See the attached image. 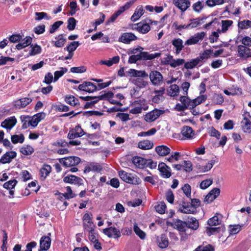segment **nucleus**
Instances as JSON below:
<instances>
[{
  "label": "nucleus",
  "instance_id": "obj_1",
  "mask_svg": "<svg viewBox=\"0 0 251 251\" xmlns=\"http://www.w3.org/2000/svg\"><path fill=\"white\" fill-rule=\"evenodd\" d=\"M127 73L129 76L132 77L130 81L139 88H144L148 85V81L144 79L149 76L145 71L130 69Z\"/></svg>",
  "mask_w": 251,
  "mask_h": 251
},
{
  "label": "nucleus",
  "instance_id": "obj_2",
  "mask_svg": "<svg viewBox=\"0 0 251 251\" xmlns=\"http://www.w3.org/2000/svg\"><path fill=\"white\" fill-rule=\"evenodd\" d=\"M160 52H155L154 53H150L147 51L140 52L139 54H133L129 56L128 60V63H135L137 61L141 60H151L158 58L161 55Z\"/></svg>",
  "mask_w": 251,
  "mask_h": 251
},
{
  "label": "nucleus",
  "instance_id": "obj_3",
  "mask_svg": "<svg viewBox=\"0 0 251 251\" xmlns=\"http://www.w3.org/2000/svg\"><path fill=\"white\" fill-rule=\"evenodd\" d=\"M148 108L147 101L144 99H140L131 103L129 113L132 114H140L143 110H146Z\"/></svg>",
  "mask_w": 251,
  "mask_h": 251
},
{
  "label": "nucleus",
  "instance_id": "obj_4",
  "mask_svg": "<svg viewBox=\"0 0 251 251\" xmlns=\"http://www.w3.org/2000/svg\"><path fill=\"white\" fill-rule=\"evenodd\" d=\"M119 176L123 181L130 184L137 185L141 182L140 179L137 176L127 173L125 171H119Z\"/></svg>",
  "mask_w": 251,
  "mask_h": 251
},
{
  "label": "nucleus",
  "instance_id": "obj_5",
  "mask_svg": "<svg viewBox=\"0 0 251 251\" xmlns=\"http://www.w3.org/2000/svg\"><path fill=\"white\" fill-rule=\"evenodd\" d=\"M93 215L91 213H85L82 217L83 226L85 231L91 230L96 227L93 221Z\"/></svg>",
  "mask_w": 251,
  "mask_h": 251
},
{
  "label": "nucleus",
  "instance_id": "obj_6",
  "mask_svg": "<svg viewBox=\"0 0 251 251\" xmlns=\"http://www.w3.org/2000/svg\"><path fill=\"white\" fill-rule=\"evenodd\" d=\"M59 162L65 167H70L78 164L80 159L76 156H69L59 159Z\"/></svg>",
  "mask_w": 251,
  "mask_h": 251
},
{
  "label": "nucleus",
  "instance_id": "obj_7",
  "mask_svg": "<svg viewBox=\"0 0 251 251\" xmlns=\"http://www.w3.org/2000/svg\"><path fill=\"white\" fill-rule=\"evenodd\" d=\"M85 134H86V133L84 131L79 125H77L70 129L67 137L70 140H73L76 138L81 137Z\"/></svg>",
  "mask_w": 251,
  "mask_h": 251
},
{
  "label": "nucleus",
  "instance_id": "obj_8",
  "mask_svg": "<svg viewBox=\"0 0 251 251\" xmlns=\"http://www.w3.org/2000/svg\"><path fill=\"white\" fill-rule=\"evenodd\" d=\"M206 33L203 31L197 33L185 41V45L190 46L197 44L203 39Z\"/></svg>",
  "mask_w": 251,
  "mask_h": 251
},
{
  "label": "nucleus",
  "instance_id": "obj_9",
  "mask_svg": "<svg viewBox=\"0 0 251 251\" xmlns=\"http://www.w3.org/2000/svg\"><path fill=\"white\" fill-rule=\"evenodd\" d=\"M149 77L152 84L155 86H159L163 82V76L157 71H152L150 73Z\"/></svg>",
  "mask_w": 251,
  "mask_h": 251
},
{
  "label": "nucleus",
  "instance_id": "obj_10",
  "mask_svg": "<svg viewBox=\"0 0 251 251\" xmlns=\"http://www.w3.org/2000/svg\"><path fill=\"white\" fill-rule=\"evenodd\" d=\"M103 233L109 238L118 239L121 236V233L119 229L110 226L103 229Z\"/></svg>",
  "mask_w": 251,
  "mask_h": 251
},
{
  "label": "nucleus",
  "instance_id": "obj_11",
  "mask_svg": "<svg viewBox=\"0 0 251 251\" xmlns=\"http://www.w3.org/2000/svg\"><path fill=\"white\" fill-rule=\"evenodd\" d=\"M164 113V111L158 109H155L148 113L145 116V120L149 123L154 121L159 116Z\"/></svg>",
  "mask_w": 251,
  "mask_h": 251
},
{
  "label": "nucleus",
  "instance_id": "obj_12",
  "mask_svg": "<svg viewBox=\"0 0 251 251\" xmlns=\"http://www.w3.org/2000/svg\"><path fill=\"white\" fill-rule=\"evenodd\" d=\"M243 120L242 122V129L244 132H251V116L249 113L246 112L243 114Z\"/></svg>",
  "mask_w": 251,
  "mask_h": 251
},
{
  "label": "nucleus",
  "instance_id": "obj_13",
  "mask_svg": "<svg viewBox=\"0 0 251 251\" xmlns=\"http://www.w3.org/2000/svg\"><path fill=\"white\" fill-rule=\"evenodd\" d=\"M132 28L142 34H146L151 30L149 23H145L143 21L133 25Z\"/></svg>",
  "mask_w": 251,
  "mask_h": 251
},
{
  "label": "nucleus",
  "instance_id": "obj_14",
  "mask_svg": "<svg viewBox=\"0 0 251 251\" xmlns=\"http://www.w3.org/2000/svg\"><path fill=\"white\" fill-rule=\"evenodd\" d=\"M80 91H83L88 93H93L97 90V86L93 83L85 81L80 84L78 87Z\"/></svg>",
  "mask_w": 251,
  "mask_h": 251
},
{
  "label": "nucleus",
  "instance_id": "obj_15",
  "mask_svg": "<svg viewBox=\"0 0 251 251\" xmlns=\"http://www.w3.org/2000/svg\"><path fill=\"white\" fill-rule=\"evenodd\" d=\"M173 3L181 12H185L190 6V0H173Z\"/></svg>",
  "mask_w": 251,
  "mask_h": 251
},
{
  "label": "nucleus",
  "instance_id": "obj_16",
  "mask_svg": "<svg viewBox=\"0 0 251 251\" xmlns=\"http://www.w3.org/2000/svg\"><path fill=\"white\" fill-rule=\"evenodd\" d=\"M164 93L165 88L164 87H161L159 90H155L153 92L154 95L152 98V101L155 103H159L165 99Z\"/></svg>",
  "mask_w": 251,
  "mask_h": 251
},
{
  "label": "nucleus",
  "instance_id": "obj_17",
  "mask_svg": "<svg viewBox=\"0 0 251 251\" xmlns=\"http://www.w3.org/2000/svg\"><path fill=\"white\" fill-rule=\"evenodd\" d=\"M181 134L182 136V139H191L195 136V132L192 128L189 126H184L181 130Z\"/></svg>",
  "mask_w": 251,
  "mask_h": 251
},
{
  "label": "nucleus",
  "instance_id": "obj_18",
  "mask_svg": "<svg viewBox=\"0 0 251 251\" xmlns=\"http://www.w3.org/2000/svg\"><path fill=\"white\" fill-rule=\"evenodd\" d=\"M136 39L137 37L134 34L131 32H125L119 38V41L126 44H129Z\"/></svg>",
  "mask_w": 251,
  "mask_h": 251
},
{
  "label": "nucleus",
  "instance_id": "obj_19",
  "mask_svg": "<svg viewBox=\"0 0 251 251\" xmlns=\"http://www.w3.org/2000/svg\"><path fill=\"white\" fill-rule=\"evenodd\" d=\"M17 119L15 116H12L6 118L1 124V126L6 129L7 130H10L16 124Z\"/></svg>",
  "mask_w": 251,
  "mask_h": 251
},
{
  "label": "nucleus",
  "instance_id": "obj_20",
  "mask_svg": "<svg viewBox=\"0 0 251 251\" xmlns=\"http://www.w3.org/2000/svg\"><path fill=\"white\" fill-rule=\"evenodd\" d=\"M158 167L160 175L163 178H169L171 176V169L165 163H159Z\"/></svg>",
  "mask_w": 251,
  "mask_h": 251
},
{
  "label": "nucleus",
  "instance_id": "obj_21",
  "mask_svg": "<svg viewBox=\"0 0 251 251\" xmlns=\"http://www.w3.org/2000/svg\"><path fill=\"white\" fill-rule=\"evenodd\" d=\"M17 156L15 151H7L0 158V163L3 164L9 163Z\"/></svg>",
  "mask_w": 251,
  "mask_h": 251
},
{
  "label": "nucleus",
  "instance_id": "obj_22",
  "mask_svg": "<svg viewBox=\"0 0 251 251\" xmlns=\"http://www.w3.org/2000/svg\"><path fill=\"white\" fill-rule=\"evenodd\" d=\"M45 113L43 112L38 113L34 115L30 120L28 122V124L33 127H35L38 123L44 118Z\"/></svg>",
  "mask_w": 251,
  "mask_h": 251
},
{
  "label": "nucleus",
  "instance_id": "obj_23",
  "mask_svg": "<svg viewBox=\"0 0 251 251\" xmlns=\"http://www.w3.org/2000/svg\"><path fill=\"white\" fill-rule=\"evenodd\" d=\"M102 170V166L98 163L92 162L85 167L84 173H88L91 171L100 172Z\"/></svg>",
  "mask_w": 251,
  "mask_h": 251
},
{
  "label": "nucleus",
  "instance_id": "obj_24",
  "mask_svg": "<svg viewBox=\"0 0 251 251\" xmlns=\"http://www.w3.org/2000/svg\"><path fill=\"white\" fill-rule=\"evenodd\" d=\"M220 190L219 188H213L206 196L204 201L207 203L212 202L220 195Z\"/></svg>",
  "mask_w": 251,
  "mask_h": 251
},
{
  "label": "nucleus",
  "instance_id": "obj_25",
  "mask_svg": "<svg viewBox=\"0 0 251 251\" xmlns=\"http://www.w3.org/2000/svg\"><path fill=\"white\" fill-rule=\"evenodd\" d=\"M50 246V239L48 236H43L40 241V249L38 251L48 250Z\"/></svg>",
  "mask_w": 251,
  "mask_h": 251
},
{
  "label": "nucleus",
  "instance_id": "obj_26",
  "mask_svg": "<svg viewBox=\"0 0 251 251\" xmlns=\"http://www.w3.org/2000/svg\"><path fill=\"white\" fill-rule=\"evenodd\" d=\"M132 163L137 168L143 169L146 167L148 163L147 159L139 156H134L132 158Z\"/></svg>",
  "mask_w": 251,
  "mask_h": 251
},
{
  "label": "nucleus",
  "instance_id": "obj_27",
  "mask_svg": "<svg viewBox=\"0 0 251 251\" xmlns=\"http://www.w3.org/2000/svg\"><path fill=\"white\" fill-rule=\"evenodd\" d=\"M250 49L245 46L239 45L238 46L237 51L238 56L242 58H247L250 57Z\"/></svg>",
  "mask_w": 251,
  "mask_h": 251
},
{
  "label": "nucleus",
  "instance_id": "obj_28",
  "mask_svg": "<svg viewBox=\"0 0 251 251\" xmlns=\"http://www.w3.org/2000/svg\"><path fill=\"white\" fill-rule=\"evenodd\" d=\"M156 242L158 247L161 249L166 248L169 245L168 237L163 234L157 237Z\"/></svg>",
  "mask_w": 251,
  "mask_h": 251
},
{
  "label": "nucleus",
  "instance_id": "obj_29",
  "mask_svg": "<svg viewBox=\"0 0 251 251\" xmlns=\"http://www.w3.org/2000/svg\"><path fill=\"white\" fill-rule=\"evenodd\" d=\"M51 171V167L48 164H44L40 170V176L41 180H44Z\"/></svg>",
  "mask_w": 251,
  "mask_h": 251
},
{
  "label": "nucleus",
  "instance_id": "obj_30",
  "mask_svg": "<svg viewBox=\"0 0 251 251\" xmlns=\"http://www.w3.org/2000/svg\"><path fill=\"white\" fill-rule=\"evenodd\" d=\"M63 180L66 183L81 185L82 179L74 175H68L65 176Z\"/></svg>",
  "mask_w": 251,
  "mask_h": 251
},
{
  "label": "nucleus",
  "instance_id": "obj_31",
  "mask_svg": "<svg viewBox=\"0 0 251 251\" xmlns=\"http://www.w3.org/2000/svg\"><path fill=\"white\" fill-rule=\"evenodd\" d=\"M183 41L180 38H175L172 41V45L175 48V53L176 54L180 53L184 48Z\"/></svg>",
  "mask_w": 251,
  "mask_h": 251
},
{
  "label": "nucleus",
  "instance_id": "obj_32",
  "mask_svg": "<svg viewBox=\"0 0 251 251\" xmlns=\"http://www.w3.org/2000/svg\"><path fill=\"white\" fill-rule=\"evenodd\" d=\"M32 101L29 98H24L19 99L14 102V106L17 108H21L25 107Z\"/></svg>",
  "mask_w": 251,
  "mask_h": 251
},
{
  "label": "nucleus",
  "instance_id": "obj_33",
  "mask_svg": "<svg viewBox=\"0 0 251 251\" xmlns=\"http://www.w3.org/2000/svg\"><path fill=\"white\" fill-rule=\"evenodd\" d=\"M155 150L157 153L161 156H166L171 152V149L165 145L158 146L155 148Z\"/></svg>",
  "mask_w": 251,
  "mask_h": 251
},
{
  "label": "nucleus",
  "instance_id": "obj_34",
  "mask_svg": "<svg viewBox=\"0 0 251 251\" xmlns=\"http://www.w3.org/2000/svg\"><path fill=\"white\" fill-rule=\"evenodd\" d=\"M179 210L183 213L194 214L196 212L195 208L191 204L183 203L179 209Z\"/></svg>",
  "mask_w": 251,
  "mask_h": 251
},
{
  "label": "nucleus",
  "instance_id": "obj_35",
  "mask_svg": "<svg viewBox=\"0 0 251 251\" xmlns=\"http://www.w3.org/2000/svg\"><path fill=\"white\" fill-rule=\"evenodd\" d=\"M32 38L30 36H26L23 40H21V42L16 46V48L18 50H21L29 45H31Z\"/></svg>",
  "mask_w": 251,
  "mask_h": 251
},
{
  "label": "nucleus",
  "instance_id": "obj_36",
  "mask_svg": "<svg viewBox=\"0 0 251 251\" xmlns=\"http://www.w3.org/2000/svg\"><path fill=\"white\" fill-rule=\"evenodd\" d=\"M144 10L142 5H139L136 8L133 14L131 17V21L135 22L139 20L140 18L144 14Z\"/></svg>",
  "mask_w": 251,
  "mask_h": 251
},
{
  "label": "nucleus",
  "instance_id": "obj_37",
  "mask_svg": "<svg viewBox=\"0 0 251 251\" xmlns=\"http://www.w3.org/2000/svg\"><path fill=\"white\" fill-rule=\"evenodd\" d=\"M202 63H201L198 57L191 59L189 61L184 63V67L186 69H192L199 65L201 66Z\"/></svg>",
  "mask_w": 251,
  "mask_h": 251
},
{
  "label": "nucleus",
  "instance_id": "obj_38",
  "mask_svg": "<svg viewBox=\"0 0 251 251\" xmlns=\"http://www.w3.org/2000/svg\"><path fill=\"white\" fill-rule=\"evenodd\" d=\"M207 95L203 94V93L200 94V95L195 99L192 100V105L191 107L192 108H195L196 106L204 102L207 99Z\"/></svg>",
  "mask_w": 251,
  "mask_h": 251
},
{
  "label": "nucleus",
  "instance_id": "obj_39",
  "mask_svg": "<svg viewBox=\"0 0 251 251\" xmlns=\"http://www.w3.org/2000/svg\"><path fill=\"white\" fill-rule=\"evenodd\" d=\"M233 22L230 20H222V27L221 29H218L220 33H226L233 25Z\"/></svg>",
  "mask_w": 251,
  "mask_h": 251
},
{
  "label": "nucleus",
  "instance_id": "obj_40",
  "mask_svg": "<svg viewBox=\"0 0 251 251\" xmlns=\"http://www.w3.org/2000/svg\"><path fill=\"white\" fill-rule=\"evenodd\" d=\"M187 226V224L186 222H183L180 220H177L173 223L174 227L177 229L180 232L185 231Z\"/></svg>",
  "mask_w": 251,
  "mask_h": 251
},
{
  "label": "nucleus",
  "instance_id": "obj_41",
  "mask_svg": "<svg viewBox=\"0 0 251 251\" xmlns=\"http://www.w3.org/2000/svg\"><path fill=\"white\" fill-rule=\"evenodd\" d=\"M212 50L208 49L204 50L200 54L199 57H197L200 61L201 63H202V62L206 59L212 57Z\"/></svg>",
  "mask_w": 251,
  "mask_h": 251
},
{
  "label": "nucleus",
  "instance_id": "obj_42",
  "mask_svg": "<svg viewBox=\"0 0 251 251\" xmlns=\"http://www.w3.org/2000/svg\"><path fill=\"white\" fill-rule=\"evenodd\" d=\"M222 216L220 214H216L213 217L210 218L207 222L210 226H214L220 224Z\"/></svg>",
  "mask_w": 251,
  "mask_h": 251
},
{
  "label": "nucleus",
  "instance_id": "obj_43",
  "mask_svg": "<svg viewBox=\"0 0 251 251\" xmlns=\"http://www.w3.org/2000/svg\"><path fill=\"white\" fill-rule=\"evenodd\" d=\"M187 222V227L193 230H196L199 227V222L198 220L194 217H188Z\"/></svg>",
  "mask_w": 251,
  "mask_h": 251
},
{
  "label": "nucleus",
  "instance_id": "obj_44",
  "mask_svg": "<svg viewBox=\"0 0 251 251\" xmlns=\"http://www.w3.org/2000/svg\"><path fill=\"white\" fill-rule=\"evenodd\" d=\"M224 93L226 94V95H239L242 94V89L237 87V86H233L231 88L229 89V90H224Z\"/></svg>",
  "mask_w": 251,
  "mask_h": 251
},
{
  "label": "nucleus",
  "instance_id": "obj_45",
  "mask_svg": "<svg viewBox=\"0 0 251 251\" xmlns=\"http://www.w3.org/2000/svg\"><path fill=\"white\" fill-rule=\"evenodd\" d=\"M138 146L141 149L147 150L152 149L153 144L151 141L146 140L139 142Z\"/></svg>",
  "mask_w": 251,
  "mask_h": 251
},
{
  "label": "nucleus",
  "instance_id": "obj_46",
  "mask_svg": "<svg viewBox=\"0 0 251 251\" xmlns=\"http://www.w3.org/2000/svg\"><path fill=\"white\" fill-rule=\"evenodd\" d=\"M120 61V57L119 56H115L108 60H101L100 64L101 65H105L108 67H110L114 64L118 63Z\"/></svg>",
  "mask_w": 251,
  "mask_h": 251
},
{
  "label": "nucleus",
  "instance_id": "obj_47",
  "mask_svg": "<svg viewBox=\"0 0 251 251\" xmlns=\"http://www.w3.org/2000/svg\"><path fill=\"white\" fill-rule=\"evenodd\" d=\"M56 41H52L51 43L57 48L62 47L66 42V39L63 37L62 34H60L55 37Z\"/></svg>",
  "mask_w": 251,
  "mask_h": 251
},
{
  "label": "nucleus",
  "instance_id": "obj_48",
  "mask_svg": "<svg viewBox=\"0 0 251 251\" xmlns=\"http://www.w3.org/2000/svg\"><path fill=\"white\" fill-rule=\"evenodd\" d=\"M179 91L178 86L176 84H172L168 89L167 93L171 97H175L178 95Z\"/></svg>",
  "mask_w": 251,
  "mask_h": 251
},
{
  "label": "nucleus",
  "instance_id": "obj_49",
  "mask_svg": "<svg viewBox=\"0 0 251 251\" xmlns=\"http://www.w3.org/2000/svg\"><path fill=\"white\" fill-rule=\"evenodd\" d=\"M205 3L204 0L197 1L193 3L192 6L193 10L196 13H201L205 5Z\"/></svg>",
  "mask_w": 251,
  "mask_h": 251
},
{
  "label": "nucleus",
  "instance_id": "obj_50",
  "mask_svg": "<svg viewBox=\"0 0 251 251\" xmlns=\"http://www.w3.org/2000/svg\"><path fill=\"white\" fill-rule=\"evenodd\" d=\"M66 192L64 194H59V199L60 200L65 198L66 199H70L75 197V195L73 193L71 187H66Z\"/></svg>",
  "mask_w": 251,
  "mask_h": 251
},
{
  "label": "nucleus",
  "instance_id": "obj_51",
  "mask_svg": "<svg viewBox=\"0 0 251 251\" xmlns=\"http://www.w3.org/2000/svg\"><path fill=\"white\" fill-rule=\"evenodd\" d=\"M237 25L238 29L240 30L248 29L251 27V21L248 20L239 21Z\"/></svg>",
  "mask_w": 251,
  "mask_h": 251
},
{
  "label": "nucleus",
  "instance_id": "obj_52",
  "mask_svg": "<svg viewBox=\"0 0 251 251\" xmlns=\"http://www.w3.org/2000/svg\"><path fill=\"white\" fill-rule=\"evenodd\" d=\"M114 97V94L113 92L108 91L107 92H104L103 94L100 95L98 97H96V100H94V103L97 102L99 100H109L111 98H113Z\"/></svg>",
  "mask_w": 251,
  "mask_h": 251
},
{
  "label": "nucleus",
  "instance_id": "obj_53",
  "mask_svg": "<svg viewBox=\"0 0 251 251\" xmlns=\"http://www.w3.org/2000/svg\"><path fill=\"white\" fill-rule=\"evenodd\" d=\"M34 151L33 148L30 145H25L20 149V152L25 155H31Z\"/></svg>",
  "mask_w": 251,
  "mask_h": 251
},
{
  "label": "nucleus",
  "instance_id": "obj_54",
  "mask_svg": "<svg viewBox=\"0 0 251 251\" xmlns=\"http://www.w3.org/2000/svg\"><path fill=\"white\" fill-rule=\"evenodd\" d=\"M11 142L13 144H16L17 143H23L25 141V137L23 134L19 135L15 134L11 136Z\"/></svg>",
  "mask_w": 251,
  "mask_h": 251
},
{
  "label": "nucleus",
  "instance_id": "obj_55",
  "mask_svg": "<svg viewBox=\"0 0 251 251\" xmlns=\"http://www.w3.org/2000/svg\"><path fill=\"white\" fill-rule=\"evenodd\" d=\"M215 163V161L211 160L207 162L205 165H202L199 168V170L201 172H206L209 171L213 167Z\"/></svg>",
  "mask_w": 251,
  "mask_h": 251
},
{
  "label": "nucleus",
  "instance_id": "obj_56",
  "mask_svg": "<svg viewBox=\"0 0 251 251\" xmlns=\"http://www.w3.org/2000/svg\"><path fill=\"white\" fill-rule=\"evenodd\" d=\"M133 230L135 234L142 240L145 239L146 234L138 226L137 224H134Z\"/></svg>",
  "mask_w": 251,
  "mask_h": 251
},
{
  "label": "nucleus",
  "instance_id": "obj_57",
  "mask_svg": "<svg viewBox=\"0 0 251 251\" xmlns=\"http://www.w3.org/2000/svg\"><path fill=\"white\" fill-rule=\"evenodd\" d=\"M79 45L80 43L78 41H73L70 43L66 48H65L64 50H66L68 52L74 53V51Z\"/></svg>",
  "mask_w": 251,
  "mask_h": 251
},
{
  "label": "nucleus",
  "instance_id": "obj_58",
  "mask_svg": "<svg viewBox=\"0 0 251 251\" xmlns=\"http://www.w3.org/2000/svg\"><path fill=\"white\" fill-rule=\"evenodd\" d=\"M88 232V238L90 241L92 243L93 242H96L98 240V233L95 230V228L91 230L87 231Z\"/></svg>",
  "mask_w": 251,
  "mask_h": 251
},
{
  "label": "nucleus",
  "instance_id": "obj_59",
  "mask_svg": "<svg viewBox=\"0 0 251 251\" xmlns=\"http://www.w3.org/2000/svg\"><path fill=\"white\" fill-rule=\"evenodd\" d=\"M202 22V19L196 18L190 20V23L187 25L188 29L193 28L200 25Z\"/></svg>",
  "mask_w": 251,
  "mask_h": 251
},
{
  "label": "nucleus",
  "instance_id": "obj_60",
  "mask_svg": "<svg viewBox=\"0 0 251 251\" xmlns=\"http://www.w3.org/2000/svg\"><path fill=\"white\" fill-rule=\"evenodd\" d=\"M67 72L66 68L61 67L59 71H56L54 73L53 81L56 82L60 77L64 75Z\"/></svg>",
  "mask_w": 251,
  "mask_h": 251
},
{
  "label": "nucleus",
  "instance_id": "obj_61",
  "mask_svg": "<svg viewBox=\"0 0 251 251\" xmlns=\"http://www.w3.org/2000/svg\"><path fill=\"white\" fill-rule=\"evenodd\" d=\"M30 47L31 49L29 52L30 55H35L41 53L42 49L39 45L37 44L31 45Z\"/></svg>",
  "mask_w": 251,
  "mask_h": 251
},
{
  "label": "nucleus",
  "instance_id": "obj_62",
  "mask_svg": "<svg viewBox=\"0 0 251 251\" xmlns=\"http://www.w3.org/2000/svg\"><path fill=\"white\" fill-rule=\"evenodd\" d=\"M226 0H206V4L210 7H214L216 5L223 4L225 2Z\"/></svg>",
  "mask_w": 251,
  "mask_h": 251
},
{
  "label": "nucleus",
  "instance_id": "obj_63",
  "mask_svg": "<svg viewBox=\"0 0 251 251\" xmlns=\"http://www.w3.org/2000/svg\"><path fill=\"white\" fill-rule=\"evenodd\" d=\"M179 100L181 102L182 104L185 105L187 108L189 109H192V107H191L192 102V100L186 96H181L179 99Z\"/></svg>",
  "mask_w": 251,
  "mask_h": 251
},
{
  "label": "nucleus",
  "instance_id": "obj_64",
  "mask_svg": "<svg viewBox=\"0 0 251 251\" xmlns=\"http://www.w3.org/2000/svg\"><path fill=\"white\" fill-rule=\"evenodd\" d=\"M214 248L210 245L206 246H199L194 251H214Z\"/></svg>",
  "mask_w": 251,
  "mask_h": 251
}]
</instances>
